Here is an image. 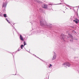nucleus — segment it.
Returning <instances> with one entry per match:
<instances>
[{"label":"nucleus","instance_id":"f257e3e1","mask_svg":"<svg viewBox=\"0 0 79 79\" xmlns=\"http://www.w3.org/2000/svg\"><path fill=\"white\" fill-rule=\"evenodd\" d=\"M70 65H71V64H70V63L68 62H66V63H64L63 64V66H64L65 67H66V66H68V67H69V66H70Z\"/></svg>","mask_w":79,"mask_h":79},{"label":"nucleus","instance_id":"f03ea898","mask_svg":"<svg viewBox=\"0 0 79 79\" xmlns=\"http://www.w3.org/2000/svg\"><path fill=\"white\" fill-rule=\"evenodd\" d=\"M56 54L55 52H54L53 58L52 59V60H55V59H56Z\"/></svg>","mask_w":79,"mask_h":79},{"label":"nucleus","instance_id":"7ed1b4c3","mask_svg":"<svg viewBox=\"0 0 79 79\" xmlns=\"http://www.w3.org/2000/svg\"><path fill=\"white\" fill-rule=\"evenodd\" d=\"M64 38H65V35H60V39H64Z\"/></svg>","mask_w":79,"mask_h":79},{"label":"nucleus","instance_id":"20e7f679","mask_svg":"<svg viewBox=\"0 0 79 79\" xmlns=\"http://www.w3.org/2000/svg\"><path fill=\"white\" fill-rule=\"evenodd\" d=\"M47 5L46 4H44V6L42 7V8H45V9H47L48 8V6H47Z\"/></svg>","mask_w":79,"mask_h":79},{"label":"nucleus","instance_id":"39448f33","mask_svg":"<svg viewBox=\"0 0 79 79\" xmlns=\"http://www.w3.org/2000/svg\"><path fill=\"white\" fill-rule=\"evenodd\" d=\"M20 39L21 40H22L23 41H24V39H23V38L22 36V35H20Z\"/></svg>","mask_w":79,"mask_h":79},{"label":"nucleus","instance_id":"423d86ee","mask_svg":"<svg viewBox=\"0 0 79 79\" xmlns=\"http://www.w3.org/2000/svg\"><path fill=\"white\" fill-rule=\"evenodd\" d=\"M69 35L70 37H73V36L70 34H69Z\"/></svg>","mask_w":79,"mask_h":79},{"label":"nucleus","instance_id":"0eeeda50","mask_svg":"<svg viewBox=\"0 0 79 79\" xmlns=\"http://www.w3.org/2000/svg\"><path fill=\"white\" fill-rule=\"evenodd\" d=\"M23 44H24V45H26V42L24 41Z\"/></svg>","mask_w":79,"mask_h":79},{"label":"nucleus","instance_id":"6e6552de","mask_svg":"<svg viewBox=\"0 0 79 79\" xmlns=\"http://www.w3.org/2000/svg\"><path fill=\"white\" fill-rule=\"evenodd\" d=\"M3 16L5 18H6L7 17L6 14H4Z\"/></svg>","mask_w":79,"mask_h":79},{"label":"nucleus","instance_id":"1a4fd4ad","mask_svg":"<svg viewBox=\"0 0 79 79\" xmlns=\"http://www.w3.org/2000/svg\"><path fill=\"white\" fill-rule=\"evenodd\" d=\"M73 21H74V22H75L76 24H77V23H78L77 21H76L75 20H73Z\"/></svg>","mask_w":79,"mask_h":79},{"label":"nucleus","instance_id":"9d476101","mask_svg":"<svg viewBox=\"0 0 79 79\" xmlns=\"http://www.w3.org/2000/svg\"><path fill=\"white\" fill-rule=\"evenodd\" d=\"M23 46H24L23 45H21V49H23Z\"/></svg>","mask_w":79,"mask_h":79},{"label":"nucleus","instance_id":"9b49d317","mask_svg":"<svg viewBox=\"0 0 79 79\" xmlns=\"http://www.w3.org/2000/svg\"><path fill=\"white\" fill-rule=\"evenodd\" d=\"M52 66V65L51 64H50L49 68H51Z\"/></svg>","mask_w":79,"mask_h":79},{"label":"nucleus","instance_id":"f8f14e48","mask_svg":"<svg viewBox=\"0 0 79 79\" xmlns=\"http://www.w3.org/2000/svg\"><path fill=\"white\" fill-rule=\"evenodd\" d=\"M5 4H3V6H2V7L3 8V7H5Z\"/></svg>","mask_w":79,"mask_h":79},{"label":"nucleus","instance_id":"ddd939ff","mask_svg":"<svg viewBox=\"0 0 79 79\" xmlns=\"http://www.w3.org/2000/svg\"><path fill=\"white\" fill-rule=\"evenodd\" d=\"M76 20L77 21H79V20H78L77 19H76Z\"/></svg>","mask_w":79,"mask_h":79},{"label":"nucleus","instance_id":"4468645a","mask_svg":"<svg viewBox=\"0 0 79 79\" xmlns=\"http://www.w3.org/2000/svg\"><path fill=\"white\" fill-rule=\"evenodd\" d=\"M49 5H52V4H49Z\"/></svg>","mask_w":79,"mask_h":79},{"label":"nucleus","instance_id":"2eb2a0df","mask_svg":"<svg viewBox=\"0 0 79 79\" xmlns=\"http://www.w3.org/2000/svg\"><path fill=\"white\" fill-rule=\"evenodd\" d=\"M8 23H9V24H10V22H8Z\"/></svg>","mask_w":79,"mask_h":79},{"label":"nucleus","instance_id":"dca6fc26","mask_svg":"<svg viewBox=\"0 0 79 79\" xmlns=\"http://www.w3.org/2000/svg\"><path fill=\"white\" fill-rule=\"evenodd\" d=\"M7 22H9V21H8V20H7Z\"/></svg>","mask_w":79,"mask_h":79}]
</instances>
